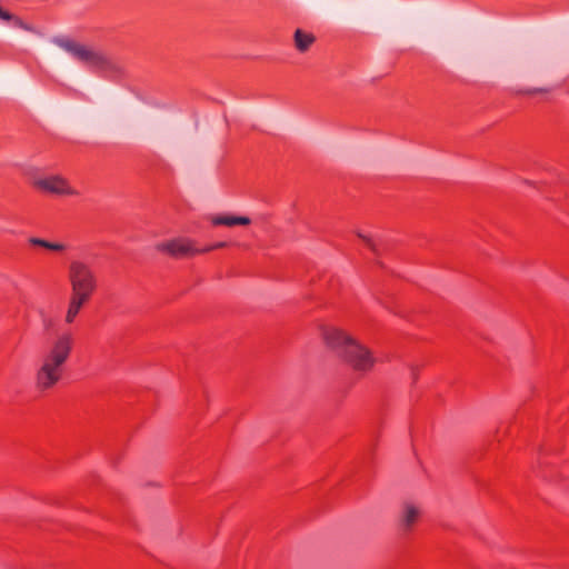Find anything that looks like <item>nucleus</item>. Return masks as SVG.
Instances as JSON below:
<instances>
[{
  "instance_id": "nucleus-3",
  "label": "nucleus",
  "mask_w": 569,
  "mask_h": 569,
  "mask_svg": "<svg viewBox=\"0 0 569 569\" xmlns=\"http://www.w3.org/2000/svg\"><path fill=\"white\" fill-rule=\"evenodd\" d=\"M326 345L357 371H368L375 359L370 351L358 343L342 330L328 328L323 331Z\"/></svg>"
},
{
  "instance_id": "nucleus-12",
  "label": "nucleus",
  "mask_w": 569,
  "mask_h": 569,
  "mask_svg": "<svg viewBox=\"0 0 569 569\" xmlns=\"http://www.w3.org/2000/svg\"><path fill=\"white\" fill-rule=\"evenodd\" d=\"M10 21H12V22H13V26H14V27L22 28V29H27V30L29 29V28L27 27V24H26V23H24V22H23L19 17H17V16H14V14H12V18H11V20H10Z\"/></svg>"
},
{
  "instance_id": "nucleus-13",
  "label": "nucleus",
  "mask_w": 569,
  "mask_h": 569,
  "mask_svg": "<svg viewBox=\"0 0 569 569\" xmlns=\"http://www.w3.org/2000/svg\"><path fill=\"white\" fill-rule=\"evenodd\" d=\"M11 18H12V13H10L9 11H7L0 7V19L9 21V20H11Z\"/></svg>"
},
{
  "instance_id": "nucleus-7",
  "label": "nucleus",
  "mask_w": 569,
  "mask_h": 569,
  "mask_svg": "<svg viewBox=\"0 0 569 569\" xmlns=\"http://www.w3.org/2000/svg\"><path fill=\"white\" fill-rule=\"evenodd\" d=\"M293 41L296 49L303 53L307 52L316 42V37L311 32L297 29L293 34Z\"/></svg>"
},
{
  "instance_id": "nucleus-8",
  "label": "nucleus",
  "mask_w": 569,
  "mask_h": 569,
  "mask_svg": "<svg viewBox=\"0 0 569 569\" xmlns=\"http://www.w3.org/2000/svg\"><path fill=\"white\" fill-rule=\"evenodd\" d=\"M211 222L213 226H227V227H233L237 224L247 226L250 223V219L248 217H234V216H214L211 219Z\"/></svg>"
},
{
  "instance_id": "nucleus-2",
  "label": "nucleus",
  "mask_w": 569,
  "mask_h": 569,
  "mask_svg": "<svg viewBox=\"0 0 569 569\" xmlns=\"http://www.w3.org/2000/svg\"><path fill=\"white\" fill-rule=\"evenodd\" d=\"M68 280L71 293L64 321L71 325L97 291L98 279L90 264L81 260H72L68 267Z\"/></svg>"
},
{
  "instance_id": "nucleus-4",
  "label": "nucleus",
  "mask_w": 569,
  "mask_h": 569,
  "mask_svg": "<svg viewBox=\"0 0 569 569\" xmlns=\"http://www.w3.org/2000/svg\"><path fill=\"white\" fill-rule=\"evenodd\" d=\"M56 42L91 70L102 71L110 66V61L99 51L69 39H58Z\"/></svg>"
},
{
  "instance_id": "nucleus-14",
  "label": "nucleus",
  "mask_w": 569,
  "mask_h": 569,
  "mask_svg": "<svg viewBox=\"0 0 569 569\" xmlns=\"http://www.w3.org/2000/svg\"><path fill=\"white\" fill-rule=\"evenodd\" d=\"M541 91H542L541 89H532V90H528L527 93L535 94V93H538V92H541Z\"/></svg>"
},
{
  "instance_id": "nucleus-10",
  "label": "nucleus",
  "mask_w": 569,
  "mask_h": 569,
  "mask_svg": "<svg viewBox=\"0 0 569 569\" xmlns=\"http://www.w3.org/2000/svg\"><path fill=\"white\" fill-rule=\"evenodd\" d=\"M418 516H419L418 509L412 505H407L406 513H405V518H403L405 525L407 527H410L417 520Z\"/></svg>"
},
{
  "instance_id": "nucleus-11",
  "label": "nucleus",
  "mask_w": 569,
  "mask_h": 569,
  "mask_svg": "<svg viewBox=\"0 0 569 569\" xmlns=\"http://www.w3.org/2000/svg\"><path fill=\"white\" fill-rule=\"evenodd\" d=\"M359 237L363 240L368 248H370L373 252H377L376 242L370 237L362 236L361 233H359Z\"/></svg>"
},
{
  "instance_id": "nucleus-1",
  "label": "nucleus",
  "mask_w": 569,
  "mask_h": 569,
  "mask_svg": "<svg viewBox=\"0 0 569 569\" xmlns=\"http://www.w3.org/2000/svg\"><path fill=\"white\" fill-rule=\"evenodd\" d=\"M74 346V337L66 331L58 335L48 346L42 362L36 372V388L44 392L53 389L62 379L64 366Z\"/></svg>"
},
{
  "instance_id": "nucleus-9",
  "label": "nucleus",
  "mask_w": 569,
  "mask_h": 569,
  "mask_svg": "<svg viewBox=\"0 0 569 569\" xmlns=\"http://www.w3.org/2000/svg\"><path fill=\"white\" fill-rule=\"evenodd\" d=\"M29 241L32 246L42 247L51 251H63L66 249L63 243L50 242L41 238H31Z\"/></svg>"
},
{
  "instance_id": "nucleus-6",
  "label": "nucleus",
  "mask_w": 569,
  "mask_h": 569,
  "mask_svg": "<svg viewBox=\"0 0 569 569\" xmlns=\"http://www.w3.org/2000/svg\"><path fill=\"white\" fill-rule=\"evenodd\" d=\"M33 186L40 191L56 196L78 194V191L70 186L69 181L58 174L39 178L34 180Z\"/></svg>"
},
{
  "instance_id": "nucleus-5",
  "label": "nucleus",
  "mask_w": 569,
  "mask_h": 569,
  "mask_svg": "<svg viewBox=\"0 0 569 569\" xmlns=\"http://www.w3.org/2000/svg\"><path fill=\"white\" fill-rule=\"evenodd\" d=\"M224 242H219L217 244L204 247V248H198L194 243V241L187 239V238H177L172 239L166 242H161L157 246V249L161 252H164L169 254L170 257L181 259V258H188L193 257L196 254L209 252L213 249L222 248L224 247Z\"/></svg>"
}]
</instances>
